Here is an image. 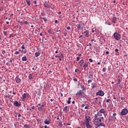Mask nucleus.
<instances>
[{"label": "nucleus", "mask_w": 128, "mask_h": 128, "mask_svg": "<svg viewBox=\"0 0 128 128\" xmlns=\"http://www.w3.org/2000/svg\"><path fill=\"white\" fill-rule=\"evenodd\" d=\"M4 10V7H0V10L2 11Z\"/></svg>", "instance_id": "obj_44"}, {"label": "nucleus", "mask_w": 128, "mask_h": 128, "mask_svg": "<svg viewBox=\"0 0 128 128\" xmlns=\"http://www.w3.org/2000/svg\"><path fill=\"white\" fill-rule=\"evenodd\" d=\"M14 106H18H18H20V104L18 103V101H15L14 102Z\"/></svg>", "instance_id": "obj_14"}, {"label": "nucleus", "mask_w": 128, "mask_h": 128, "mask_svg": "<svg viewBox=\"0 0 128 128\" xmlns=\"http://www.w3.org/2000/svg\"><path fill=\"white\" fill-rule=\"evenodd\" d=\"M88 106H86L84 108V109H85V110H88Z\"/></svg>", "instance_id": "obj_59"}, {"label": "nucleus", "mask_w": 128, "mask_h": 128, "mask_svg": "<svg viewBox=\"0 0 128 128\" xmlns=\"http://www.w3.org/2000/svg\"><path fill=\"white\" fill-rule=\"evenodd\" d=\"M94 124L96 126L95 128H100V126H104V128H106V124L104 122H102V120L98 118H95L94 120Z\"/></svg>", "instance_id": "obj_1"}, {"label": "nucleus", "mask_w": 128, "mask_h": 128, "mask_svg": "<svg viewBox=\"0 0 128 128\" xmlns=\"http://www.w3.org/2000/svg\"><path fill=\"white\" fill-rule=\"evenodd\" d=\"M29 80H32V74H30L28 76Z\"/></svg>", "instance_id": "obj_23"}, {"label": "nucleus", "mask_w": 128, "mask_h": 128, "mask_svg": "<svg viewBox=\"0 0 128 128\" xmlns=\"http://www.w3.org/2000/svg\"><path fill=\"white\" fill-rule=\"evenodd\" d=\"M68 104H70L71 102L70 100H68V102H67Z\"/></svg>", "instance_id": "obj_54"}, {"label": "nucleus", "mask_w": 128, "mask_h": 128, "mask_svg": "<svg viewBox=\"0 0 128 128\" xmlns=\"http://www.w3.org/2000/svg\"><path fill=\"white\" fill-rule=\"evenodd\" d=\"M14 54H20V52L18 51H16L14 53Z\"/></svg>", "instance_id": "obj_38"}, {"label": "nucleus", "mask_w": 128, "mask_h": 128, "mask_svg": "<svg viewBox=\"0 0 128 128\" xmlns=\"http://www.w3.org/2000/svg\"><path fill=\"white\" fill-rule=\"evenodd\" d=\"M43 20L44 22H48V19L46 18H43Z\"/></svg>", "instance_id": "obj_36"}, {"label": "nucleus", "mask_w": 128, "mask_h": 128, "mask_svg": "<svg viewBox=\"0 0 128 128\" xmlns=\"http://www.w3.org/2000/svg\"><path fill=\"white\" fill-rule=\"evenodd\" d=\"M88 66V63H85L83 66L84 70H86Z\"/></svg>", "instance_id": "obj_19"}, {"label": "nucleus", "mask_w": 128, "mask_h": 128, "mask_svg": "<svg viewBox=\"0 0 128 128\" xmlns=\"http://www.w3.org/2000/svg\"><path fill=\"white\" fill-rule=\"evenodd\" d=\"M40 52H36L35 53V56H36V58H38V56H40Z\"/></svg>", "instance_id": "obj_20"}, {"label": "nucleus", "mask_w": 128, "mask_h": 128, "mask_svg": "<svg viewBox=\"0 0 128 128\" xmlns=\"http://www.w3.org/2000/svg\"><path fill=\"white\" fill-rule=\"evenodd\" d=\"M96 104H100V100H97L96 102Z\"/></svg>", "instance_id": "obj_34"}, {"label": "nucleus", "mask_w": 128, "mask_h": 128, "mask_svg": "<svg viewBox=\"0 0 128 128\" xmlns=\"http://www.w3.org/2000/svg\"><path fill=\"white\" fill-rule=\"evenodd\" d=\"M48 34H52V31L51 30H48Z\"/></svg>", "instance_id": "obj_37"}, {"label": "nucleus", "mask_w": 128, "mask_h": 128, "mask_svg": "<svg viewBox=\"0 0 128 128\" xmlns=\"http://www.w3.org/2000/svg\"><path fill=\"white\" fill-rule=\"evenodd\" d=\"M38 106V110H44V104H42V105L40 104H38V105L37 106V107Z\"/></svg>", "instance_id": "obj_4"}, {"label": "nucleus", "mask_w": 128, "mask_h": 128, "mask_svg": "<svg viewBox=\"0 0 128 128\" xmlns=\"http://www.w3.org/2000/svg\"><path fill=\"white\" fill-rule=\"evenodd\" d=\"M114 38L116 40H120L121 36H120V34L118 32H115L114 34Z\"/></svg>", "instance_id": "obj_3"}, {"label": "nucleus", "mask_w": 128, "mask_h": 128, "mask_svg": "<svg viewBox=\"0 0 128 128\" xmlns=\"http://www.w3.org/2000/svg\"><path fill=\"white\" fill-rule=\"evenodd\" d=\"M84 26V24L81 23L79 24L78 25H77L78 28H79V30H82Z\"/></svg>", "instance_id": "obj_7"}, {"label": "nucleus", "mask_w": 128, "mask_h": 128, "mask_svg": "<svg viewBox=\"0 0 128 128\" xmlns=\"http://www.w3.org/2000/svg\"><path fill=\"white\" fill-rule=\"evenodd\" d=\"M85 118L86 120V124L90 123V117L89 116H85Z\"/></svg>", "instance_id": "obj_11"}, {"label": "nucleus", "mask_w": 128, "mask_h": 128, "mask_svg": "<svg viewBox=\"0 0 128 128\" xmlns=\"http://www.w3.org/2000/svg\"><path fill=\"white\" fill-rule=\"evenodd\" d=\"M28 96H30V94L28 93H24L22 96V97L24 99L26 98H28Z\"/></svg>", "instance_id": "obj_10"}, {"label": "nucleus", "mask_w": 128, "mask_h": 128, "mask_svg": "<svg viewBox=\"0 0 128 128\" xmlns=\"http://www.w3.org/2000/svg\"><path fill=\"white\" fill-rule=\"evenodd\" d=\"M66 30H70V26H67L66 27Z\"/></svg>", "instance_id": "obj_41"}, {"label": "nucleus", "mask_w": 128, "mask_h": 128, "mask_svg": "<svg viewBox=\"0 0 128 128\" xmlns=\"http://www.w3.org/2000/svg\"><path fill=\"white\" fill-rule=\"evenodd\" d=\"M60 56H58V55H56V56H55V58H60Z\"/></svg>", "instance_id": "obj_63"}, {"label": "nucleus", "mask_w": 128, "mask_h": 128, "mask_svg": "<svg viewBox=\"0 0 128 128\" xmlns=\"http://www.w3.org/2000/svg\"><path fill=\"white\" fill-rule=\"evenodd\" d=\"M44 123L45 124H50V120H48L46 119L44 121Z\"/></svg>", "instance_id": "obj_15"}, {"label": "nucleus", "mask_w": 128, "mask_h": 128, "mask_svg": "<svg viewBox=\"0 0 128 128\" xmlns=\"http://www.w3.org/2000/svg\"><path fill=\"white\" fill-rule=\"evenodd\" d=\"M54 23L55 24H58V20H55Z\"/></svg>", "instance_id": "obj_47"}, {"label": "nucleus", "mask_w": 128, "mask_h": 128, "mask_svg": "<svg viewBox=\"0 0 128 128\" xmlns=\"http://www.w3.org/2000/svg\"><path fill=\"white\" fill-rule=\"evenodd\" d=\"M86 128H92V126L90 123H86Z\"/></svg>", "instance_id": "obj_16"}, {"label": "nucleus", "mask_w": 128, "mask_h": 128, "mask_svg": "<svg viewBox=\"0 0 128 128\" xmlns=\"http://www.w3.org/2000/svg\"><path fill=\"white\" fill-rule=\"evenodd\" d=\"M24 24H28V21L24 22Z\"/></svg>", "instance_id": "obj_51"}, {"label": "nucleus", "mask_w": 128, "mask_h": 128, "mask_svg": "<svg viewBox=\"0 0 128 128\" xmlns=\"http://www.w3.org/2000/svg\"><path fill=\"white\" fill-rule=\"evenodd\" d=\"M24 128H30V125H28V124H25L24 126Z\"/></svg>", "instance_id": "obj_21"}, {"label": "nucleus", "mask_w": 128, "mask_h": 128, "mask_svg": "<svg viewBox=\"0 0 128 128\" xmlns=\"http://www.w3.org/2000/svg\"><path fill=\"white\" fill-rule=\"evenodd\" d=\"M3 34H4V36H6V34H8V32H6V31H4Z\"/></svg>", "instance_id": "obj_33"}, {"label": "nucleus", "mask_w": 128, "mask_h": 128, "mask_svg": "<svg viewBox=\"0 0 128 128\" xmlns=\"http://www.w3.org/2000/svg\"><path fill=\"white\" fill-rule=\"evenodd\" d=\"M78 64L80 66H82V64H84V60H81L80 62H78Z\"/></svg>", "instance_id": "obj_13"}, {"label": "nucleus", "mask_w": 128, "mask_h": 128, "mask_svg": "<svg viewBox=\"0 0 128 128\" xmlns=\"http://www.w3.org/2000/svg\"><path fill=\"white\" fill-rule=\"evenodd\" d=\"M22 62H26V56L22 57Z\"/></svg>", "instance_id": "obj_27"}, {"label": "nucleus", "mask_w": 128, "mask_h": 128, "mask_svg": "<svg viewBox=\"0 0 128 128\" xmlns=\"http://www.w3.org/2000/svg\"><path fill=\"white\" fill-rule=\"evenodd\" d=\"M117 20H118L116 19V17H114L112 19V22H114V24H116V22Z\"/></svg>", "instance_id": "obj_18"}, {"label": "nucleus", "mask_w": 128, "mask_h": 128, "mask_svg": "<svg viewBox=\"0 0 128 128\" xmlns=\"http://www.w3.org/2000/svg\"><path fill=\"white\" fill-rule=\"evenodd\" d=\"M18 22L19 24H20L21 26H22V24H24V22H20V20H18Z\"/></svg>", "instance_id": "obj_32"}, {"label": "nucleus", "mask_w": 128, "mask_h": 128, "mask_svg": "<svg viewBox=\"0 0 128 128\" xmlns=\"http://www.w3.org/2000/svg\"><path fill=\"white\" fill-rule=\"evenodd\" d=\"M26 2L28 4V6H30V1L28 0H26Z\"/></svg>", "instance_id": "obj_24"}, {"label": "nucleus", "mask_w": 128, "mask_h": 128, "mask_svg": "<svg viewBox=\"0 0 128 128\" xmlns=\"http://www.w3.org/2000/svg\"><path fill=\"white\" fill-rule=\"evenodd\" d=\"M36 68H38V67H36V68H32V70H36Z\"/></svg>", "instance_id": "obj_43"}, {"label": "nucleus", "mask_w": 128, "mask_h": 128, "mask_svg": "<svg viewBox=\"0 0 128 128\" xmlns=\"http://www.w3.org/2000/svg\"><path fill=\"white\" fill-rule=\"evenodd\" d=\"M15 80L16 81V82H17V84H20V82L21 80H20V78H18V76H16Z\"/></svg>", "instance_id": "obj_12"}, {"label": "nucleus", "mask_w": 128, "mask_h": 128, "mask_svg": "<svg viewBox=\"0 0 128 128\" xmlns=\"http://www.w3.org/2000/svg\"><path fill=\"white\" fill-rule=\"evenodd\" d=\"M110 102V99H108L106 100V102Z\"/></svg>", "instance_id": "obj_50"}, {"label": "nucleus", "mask_w": 128, "mask_h": 128, "mask_svg": "<svg viewBox=\"0 0 128 128\" xmlns=\"http://www.w3.org/2000/svg\"><path fill=\"white\" fill-rule=\"evenodd\" d=\"M84 104H82V108H84Z\"/></svg>", "instance_id": "obj_62"}, {"label": "nucleus", "mask_w": 128, "mask_h": 128, "mask_svg": "<svg viewBox=\"0 0 128 128\" xmlns=\"http://www.w3.org/2000/svg\"><path fill=\"white\" fill-rule=\"evenodd\" d=\"M100 116V112H97V114L94 115L95 118H98V116Z\"/></svg>", "instance_id": "obj_25"}, {"label": "nucleus", "mask_w": 128, "mask_h": 128, "mask_svg": "<svg viewBox=\"0 0 128 128\" xmlns=\"http://www.w3.org/2000/svg\"><path fill=\"white\" fill-rule=\"evenodd\" d=\"M115 52H118V49L116 48V49L115 50Z\"/></svg>", "instance_id": "obj_58"}, {"label": "nucleus", "mask_w": 128, "mask_h": 128, "mask_svg": "<svg viewBox=\"0 0 128 128\" xmlns=\"http://www.w3.org/2000/svg\"><path fill=\"white\" fill-rule=\"evenodd\" d=\"M6 66H10V63L8 62L6 63Z\"/></svg>", "instance_id": "obj_53"}, {"label": "nucleus", "mask_w": 128, "mask_h": 128, "mask_svg": "<svg viewBox=\"0 0 128 128\" xmlns=\"http://www.w3.org/2000/svg\"><path fill=\"white\" fill-rule=\"evenodd\" d=\"M80 60V57H77V58H76V62H78V60Z\"/></svg>", "instance_id": "obj_45"}, {"label": "nucleus", "mask_w": 128, "mask_h": 128, "mask_svg": "<svg viewBox=\"0 0 128 128\" xmlns=\"http://www.w3.org/2000/svg\"><path fill=\"white\" fill-rule=\"evenodd\" d=\"M120 79H118V86H120Z\"/></svg>", "instance_id": "obj_31"}, {"label": "nucleus", "mask_w": 128, "mask_h": 128, "mask_svg": "<svg viewBox=\"0 0 128 128\" xmlns=\"http://www.w3.org/2000/svg\"><path fill=\"white\" fill-rule=\"evenodd\" d=\"M22 52H24V54H26V50H22Z\"/></svg>", "instance_id": "obj_48"}, {"label": "nucleus", "mask_w": 128, "mask_h": 128, "mask_svg": "<svg viewBox=\"0 0 128 128\" xmlns=\"http://www.w3.org/2000/svg\"><path fill=\"white\" fill-rule=\"evenodd\" d=\"M58 58H59V60H60V62H62V58H60V56Z\"/></svg>", "instance_id": "obj_60"}, {"label": "nucleus", "mask_w": 128, "mask_h": 128, "mask_svg": "<svg viewBox=\"0 0 128 128\" xmlns=\"http://www.w3.org/2000/svg\"><path fill=\"white\" fill-rule=\"evenodd\" d=\"M96 96H104V92L102 90H100L96 92Z\"/></svg>", "instance_id": "obj_8"}, {"label": "nucleus", "mask_w": 128, "mask_h": 128, "mask_svg": "<svg viewBox=\"0 0 128 128\" xmlns=\"http://www.w3.org/2000/svg\"><path fill=\"white\" fill-rule=\"evenodd\" d=\"M105 24L108 26H112V23H110V22H106Z\"/></svg>", "instance_id": "obj_28"}, {"label": "nucleus", "mask_w": 128, "mask_h": 128, "mask_svg": "<svg viewBox=\"0 0 128 128\" xmlns=\"http://www.w3.org/2000/svg\"><path fill=\"white\" fill-rule=\"evenodd\" d=\"M76 96L78 98H84V96H86V94H84V92L82 90H80L76 93Z\"/></svg>", "instance_id": "obj_2"}, {"label": "nucleus", "mask_w": 128, "mask_h": 128, "mask_svg": "<svg viewBox=\"0 0 128 128\" xmlns=\"http://www.w3.org/2000/svg\"><path fill=\"white\" fill-rule=\"evenodd\" d=\"M116 116V113H114L113 116Z\"/></svg>", "instance_id": "obj_57"}, {"label": "nucleus", "mask_w": 128, "mask_h": 128, "mask_svg": "<svg viewBox=\"0 0 128 128\" xmlns=\"http://www.w3.org/2000/svg\"><path fill=\"white\" fill-rule=\"evenodd\" d=\"M94 100H96V102H98V98H94Z\"/></svg>", "instance_id": "obj_64"}, {"label": "nucleus", "mask_w": 128, "mask_h": 128, "mask_svg": "<svg viewBox=\"0 0 128 128\" xmlns=\"http://www.w3.org/2000/svg\"><path fill=\"white\" fill-rule=\"evenodd\" d=\"M99 116H102V114H106V110L104 108H102L99 110Z\"/></svg>", "instance_id": "obj_6"}, {"label": "nucleus", "mask_w": 128, "mask_h": 128, "mask_svg": "<svg viewBox=\"0 0 128 128\" xmlns=\"http://www.w3.org/2000/svg\"><path fill=\"white\" fill-rule=\"evenodd\" d=\"M92 82V80H88V84H90V83Z\"/></svg>", "instance_id": "obj_40"}, {"label": "nucleus", "mask_w": 128, "mask_h": 128, "mask_svg": "<svg viewBox=\"0 0 128 128\" xmlns=\"http://www.w3.org/2000/svg\"><path fill=\"white\" fill-rule=\"evenodd\" d=\"M104 118H106V116H108V114H106V113L104 114Z\"/></svg>", "instance_id": "obj_56"}, {"label": "nucleus", "mask_w": 128, "mask_h": 128, "mask_svg": "<svg viewBox=\"0 0 128 128\" xmlns=\"http://www.w3.org/2000/svg\"><path fill=\"white\" fill-rule=\"evenodd\" d=\"M2 54H6V50H3V51H2Z\"/></svg>", "instance_id": "obj_55"}, {"label": "nucleus", "mask_w": 128, "mask_h": 128, "mask_svg": "<svg viewBox=\"0 0 128 128\" xmlns=\"http://www.w3.org/2000/svg\"><path fill=\"white\" fill-rule=\"evenodd\" d=\"M84 36H86V38H88L90 36V31L88 30H87L85 32H84Z\"/></svg>", "instance_id": "obj_9"}, {"label": "nucleus", "mask_w": 128, "mask_h": 128, "mask_svg": "<svg viewBox=\"0 0 128 128\" xmlns=\"http://www.w3.org/2000/svg\"><path fill=\"white\" fill-rule=\"evenodd\" d=\"M21 48H22V50H24V48H25L24 45L23 44Z\"/></svg>", "instance_id": "obj_39"}, {"label": "nucleus", "mask_w": 128, "mask_h": 128, "mask_svg": "<svg viewBox=\"0 0 128 128\" xmlns=\"http://www.w3.org/2000/svg\"><path fill=\"white\" fill-rule=\"evenodd\" d=\"M88 78H90V80H92V75L90 74L88 76Z\"/></svg>", "instance_id": "obj_30"}, {"label": "nucleus", "mask_w": 128, "mask_h": 128, "mask_svg": "<svg viewBox=\"0 0 128 128\" xmlns=\"http://www.w3.org/2000/svg\"><path fill=\"white\" fill-rule=\"evenodd\" d=\"M89 61L90 62H92V59L90 58Z\"/></svg>", "instance_id": "obj_52"}, {"label": "nucleus", "mask_w": 128, "mask_h": 128, "mask_svg": "<svg viewBox=\"0 0 128 128\" xmlns=\"http://www.w3.org/2000/svg\"><path fill=\"white\" fill-rule=\"evenodd\" d=\"M41 14L43 16H44V13L42 12V14Z\"/></svg>", "instance_id": "obj_61"}, {"label": "nucleus", "mask_w": 128, "mask_h": 128, "mask_svg": "<svg viewBox=\"0 0 128 128\" xmlns=\"http://www.w3.org/2000/svg\"><path fill=\"white\" fill-rule=\"evenodd\" d=\"M102 72H106V68H103Z\"/></svg>", "instance_id": "obj_35"}, {"label": "nucleus", "mask_w": 128, "mask_h": 128, "mask_svg": "<svg viewBox=\"0 0 128 128\" xmlns=\"http://www.w3.org/2000/svg\"><path fill=\"white\" fill-rule=\"evenodd\" d=\"M81 88H82V90L84 92V90H86V88H84V86L81 85L80 86Z\"/></svg>", "instance_id": "obj_22"}, {"label": "nucleus", "mask_w": 128, "mask_h": 128, "mask_svg": "<svg viewBox=\"0 0 128 128\" xmlns=\"http://www.w3.org/2000/svg\"><path fill=\"white\" fill-rule=\"evenodd\" d=\"M44 8H48V4L45 2L44 4Z\"/></svg>", "instance_id": "obj_26"}, {"label": "nucleus", "mask_w": 128, "mask_h": 128, "mask_svg": "<svg viewBox=\"0 0 128 128\" xmlns=\"http://www.w3.org/2000/svg\"><path fill=\"white\" fill-rule=\"evenodd\" d=\"M91 104L94 106V104H96V103H94V102H91Z\"/></svg>", "instance_id": "obj_42"}, {"label": "nucleus", "mask_w": 128, "mask_h": 128, "mask_svg": "<svg viewBox=\"0 0 128 128\" xmlns=\"http://www.w3.org/2000/svg\"><path fill=\"white\" fill-rule=\"evenodd\" d=\"M66 110H68V106H66L63 109V112H66Z\"/></svg>", "instance_id": "obj_29"}, {"label": "nucleus", "mask_w": 128, "mask_h": 128, "mask_svg": "<svg viewBox=\"0 0 128 128\" xmlns=\"http://www.w3.org/2000/svg\"><path fill=\"white\" fill-rule=\"evenodd\" d=\"M99 118L100 120H104V117L102 116V117H100V118Z\"/></svg>", "instance_id": "obj_46"}, {"label": "nucleus", "mask_w": 128, "mask_h": 128, "mask_svg": "<svg viewBox=\"0 0 128 128\" xmlns=\"http://www.w3.org/2000/svg\"><path fill=\"white\" fill-rule=\"evenodd\" d=\"M66 34H68V33L66 32H64V36H66Z\"/></svg>", "instance_id": "obj_49"}, {"label": "nucleus", "mask_w": 128, "mask_h": 128, "mask_svg": "<svg viewBox=\"0 0 128 128\" xmlns=\"http://www.w3.org/2000/svg\"><path fill=\"white\" fill-rule=\"evenodd\" d=\"M128 109L124 108L122 110L120 114L122 116H126V114H128Z\"/></svg>", "instance_id": "obj_5"}, {"label": "nucleus", "mask_w": 128, "mask_h": 128, "mask_svg": "<svg viewBox=\"0 0 128 128\" xmlns=\"http://www.w3.org/2000/svg\"><path fill=\"white\" fill-rule=\"evenodd\" d=\"M92 88H96V82H92Z\"/></svg>", "instance_id": "obj_17"}]
</instances>
